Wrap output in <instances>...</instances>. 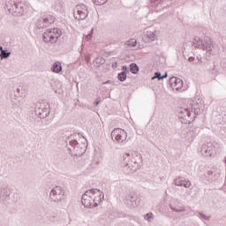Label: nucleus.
Listing matches in <instances>:
<instances>
[{"label":"nucleus","instance_id":"f257e3e1","mask_svg":"<svg viewBox=\"0 0 226 226\" xmlns=\"http://www.w3.org/2000/svg\"><path fill=\"white\" fill-rule=\"evenodd\" d=\"M200 112V105L193 99L185 101L184 106L178 110V118L185 124L192 123Z\"/></svg>","mask_w":226,"mask_h":226},{"label":"nucleus","instance_id":"f03ea898","mask_svg":"<svg viewBox=\"0 0 226 226\" xmlns=\"http://www.w3.org/2000/svg\"><path fill=\"white\" fill-rule=\"evenodd\" d=\"M123 165L130 170H139L142 167V154L135 151L125 153L124 154Z\"/></svg>","mask_w":226,"mask_h":226},{"label":"nucleus","instance_id":"7ed1b4c3","mask_svg":"<svg viewBox=\"0 0 226 226\" xmlns=\"http://www.w3.org/2000/svg\"><path fill=\"white\" fill-rule=\"evenodd\" d=\"M193 47L194 49L204 50L207 56H215L216 54L215 41L207 36L195 37Z\"/></svg>","mask_w":226,"mask_h":226},{"label":"nucleus","instance_id":"20e7f679","mask_svg":"<svg viewBox=\"0 0 226 226\" xmlns=\"http://www.w3.org/2000/svg\"><path fill=\"white\" fill-rule=\"evenodd\" d=\"M220 151V146L218 144L207 143L201 145L200 153L205 158L215 157Z\"/></svg>","mask_w":226,"mask_h":226},{"label":"nucleus","instance_id":"39448f33","mask_svg":"<svg viewBox=\"0 0 226 226\" xmlns=\"http://www.w3.org/2000/svg\"><path fill=\"white\" fill-rule=\"evenodd\" d=\"M61 29L50 28L43 33L42 38L45 43H56L57 40L61 38Z\"/></svg>","mask_w":226,"mask_h":226},{"label":"nucleus","instance_id":"423d86ee","mask_svg":"<svg viewBox=\"0 0 226 226\" xmlns=\"http://www.w3.org/2000/svg\"><path fill=\"white\" fill-rule=\"evenodd\" d=\"M65 197L66 192L61 186H55L53 189H51L49 192V200L56 204H59V202H63Z\"/></svg>","mask_w":226,"mask_h":226},{"label":"nucleus","instance_id":"0eeeda50","mask_svg":"<svg viewBox=\"0 0 226 226\" xmlns=\"http://www.w3.org/2000/svg\"><path fill=\"white\" fill-rule=\"evenodd\" d=\"M50 114V104L49 102H39L35 107V115L40 119H45Z\"/></svg>","mask_w":226,"mask_h":226},{"label":"nucleus","instance_id":"6e6552de","mask_svg":"<svg viewBox=\"0 0 226 226\" xmlns=\"http://www.w3.org/2000/svg\"><path fill=\"white\" fill-rule=\"evenodd\" d=\"M94 189L87 191L81 198V202L85 207H88L89 209H92L93 207H96V203H94Z\"/></svg>","mask_w":226,"mask_h":226},{"label":"nucleus","instance_id":"1a4fd4ad","mask_svg":"<svg viewBox=\"0 0 226 226\" xmlns=\"http://www.w3.org/2000/svg\"><path fill=\"white\" fill-rule=\"evenodd\" d=\"M128 138V134L121 128H116L111 132V140L116 144H123Z\"/></svg>","mask_w":226,"mask_h":226},{"label":"nucleus","instance_id":"9d476101","mask_svg":"<svg viewBox=\"0 0 226 226\" xmlns=\"http://www.w3.org/2000/svg\"><path fill=\"white\" fill-rule=\"evenodd\" d=\"M87 15H89V11L85 4H81L75 7L74 18L76 20H84L87 19Z\"/></svg>","mask_w":226,"mask_h":226},{"label":"nucleus","instance_id":"9b49d317","mask_svg":"<svg viewBox=\"0 0 226 226\" xmlns=\"http://www.w3.org/2000/svg\"><path fill=\"white\" fill-rule=\"evenodd\" d=\"M125 204L131 209H135V207H139L140 206V198L132 194H127L124 200Z\"/></svg>","mask_w":226,"mask_h":226},{"label":"nucleus","instance_id":"f8f14e48","mask_svg":"<svg viewBox=\"0 0 226 226\" xmlns=\"http://www.w3.org/2000/svg\"><path fill=\"white\" fill-rule=\"evenodd\" d=\"M170 208L173 213H186L187 211L186 207L181 204L179 200H173L170 203Z\"/></svg>","mask_w":226,"mask_h":226},{"label":"nucleus","instance_id":"ddd939ff","mask_svg":"<svg viewBox=\"0 0 226 226\" xmlns=\"http://www.w3.org/2000/svg\"><path fill=\"white\" fill-rule=\"evenodd\" d=\"M169 84L173 91H181V89H183V79L177 77H171L169 80Z\"/></svg>","mask_w":226,"mask_h":226},{"label":"nucleus","instance_id":"4468645a","mask_svg":"<svg viewBox=\"0 0 226 226\" xmlns=\"http://www.w3.org/2000/svg\"><path fill=\"white\" fill-rule=\"evenodd\" d=\"M143 40L145 43H153L155 40H158V32L154 31H147L144 34Z\"/></svg>","mask_w":226,"mask_h":226},{"label":"nucleus","instance_id":"2eb2a0df","mask_svg":"<svg viewBox=\"0 0 226 226\" xmlns=\"http://www.w3.org/2000/svg\"><path fill=\"white\" fill-rule=\"evenodd\" d=\"M94 202L95 204V207H98L102 202H103V199H105V194L103 192L98 190V189H94Z\"/></svg>","mask_w":226,"mask_h":226},{"label":"nucleus","instance_id":"dca6fc26","mask_svg":"<svg viewBox=\"0 0 226 226\" xmlns=\"http://www.w3.org/2000/svg\"><path fill=\"white\" fill-rule=\"evenodd\" d=\"M174 185L176 186H184V188H190L192 186V182L188 180H183L181 177L175 178Z\"/></svg>","mask_w":226,"mask_h":226},{"label":"nucleus","instance_id":"f3484780","mask_svg":"<svg viewBox=\"0 0 226 226\" xmlns=\"http://www.w3.org/2000/svg\"><path fill=\"white\" fill-rule=\"evenodd\" d=\"M25 13H27V5L24 3H18L17 9H16V14L17 15H25Z\"/></svg>","mask_w":226,"mask_h":226},{"label":"nucleus","instance_id":"a211bd4d","mask_svg":"<svg viewBox=\"0 0 226 226\" xmlns=\"http://www.w3.org/2000/svg\"><path fill=\"white\" fill-rule=\"evenodd\" d=\"M17 4H18V3H16L15 1L9 0V1L6 2V9L11 13H16V11H17Z\"/></svg>","mask_w":226,"mask_h":226},{"label":"nucleus","instance_id":"6ab92c4d","mask_svg":"<svg viewBox=\"0 0 226 226\" xmlns=\"http://www.w3.org/2000/svg\"><path fill=\"white\" fill-rule=\"evenodd\" d=\"M70 146H72V147L75 149V151L77 152L76 154L80 155L84 153V149L79 147V142L77 140L70 141Z\"/></svg>","mask_w":226,"mask_h":226},{"label":"nucleus","instance_id":"aec40b11","mask_svg":"<svg viewBox=\"0 0 226 226\" xmlns=\"http://www.w3.org/2000/svg\"><path fill=\"white\" fill-rule=\"evenodd\" d=\"M51 72H53V73H61L63 72L61 62H55L51 67Z\"/></svg>","mask_w":226,"mask_h":226},{"label":"nucleus","instance_id":"412c9836","mask_svg":"<svg viewBox=\"0 0 226 226\" xmlns=\"http://www.w3.org/2000/svg\"><path fill=\"white\" fill-rule=\"evenodd\" d=\"M93 64L94 66H95V68H100V66L105 64V58H103L102 56H97L94 59Z\"/></svg>","mask_w":226,"mask_h":226},{"label":"nucleus","instance_id":"4be33fe9","mask_svg":"<svg viewBox=\"0 0 226 226\" xmlns=\"http://www.w3.org/2000/svg\"><path fill=\"white\" fill-rule=\"evenodd\" d=\"M42 20H44V24H45L46 27H49V26H50V24H54V20H56V19L53 16L49 15V16L43 17Z\"/></svg>","mask_w":226,"mask_h":226},{"label":"nucleus","instance_id":"5701e85b","mask_svg":"<svg viewBox=\"0 0 226 226\" xmlns=\"http://www.w3.org/2000/svg\"><path fill=\"white\" fill-rule=\"evenodd\" d=\"M198 216L202 222H209V220H211V215H207L204 214V212H199Z\"/></svg>","mask_w":226,"mask_h":226},{"label":"nucleus","instance_id":"b1692460","mask_svg":"<svg viewBox=\"0 0 226 226\" xmlns=\"http://www.w3.org/2000/svg\"><path fill=\"white\" fill-rule=\"evenodd\" d=\"M130 71L132 72L134 75H137L139 73V65L136 64H131L130 65Z\"/></svg>","mask_w":226,"mask_h":226},{"label":"nucleus","instance_id":"393cba45","mask_svg":"<svg viewBox=\"0 0 226 226\" xmlns=\"http://www.w3.org/2000/svg\"><path fill=\"white\" fill-rule=\"evenodd\" d=\"M36 27H38V29H43V27H47L45 26V21L43 20V18L37 21Z\"/></svg>","mask_w":226,"mask_h":226},{"label":"nucleus","instance_id":"a878e982","mask_svg":"<svg viewBox=\"0 0 226 226\" xmlns=\"http://www.w3.org/2000/svg\"><path fill=\"white\" fill-rule=\"evenodd\" d=\"M144 220H146L147 222H151L152 220H154V215L151 212L147 213L144 215Z\"/></svg>","mask_w":226,"mask_h":226},{"label":"nucleus","instance_id":"bb28decb","mask_svg":"<svg viewBox=\"0 0 226 226\" xmlns=\"http://www.w3.org/2000/svg\"><path fill=\"white\" fill-rule=\"evenodd\" d=\"M118 80H120V82H124V80H126V72L118 74Z\"/></svg>","mask_w":226,"mask_h":226},{"label":"nucleus","instance_id":"cd10ccee","mask_svg":"<svg viewBox=\"0 0 226 226\" xmlns=\"http://www.w3.org/2000/svg\"><path fill=\"white\" fill-rule=\"evenodd\" d=\"M61 87H62L61 83L56 84V88H53V89H54V92H55L56 94H61V93H63V89H62Z\"/></svg>","mask_w":226,"mask_h":226},{"label":"nucleus","instance_id":"c85d7f7f","mask_svg":"<svg viewBox=\"0 0 226 226\" xmlns=\"http://www.w3.org/2000/svg\"><path fill=\"white\" fill-rule=\"evenodd\" d=\"M127 47H135L137 45V40L131 39L126 42Z\"/></svg>","mask_w":226,"mask_h":226},{"label":"nucleus","instance_id":"c756f323","mask_svg":"<svg viewBox=\"0 0 226 226\" xmlns=\"http://www.w3.org/2000/svg\"><path fill=\"white\" fill-rule=\"evenodd\" d=\"M109 0H93V3L96 4L97 6H102L105 4Z\"/></svg>","mask_w":226,"mask_h":226},{"label":"nucleus","instance_id":"7c9ffc66","mask_svg":"<svg viewBox=\"0 0 226 226\" xmlns=\"http://www.w3.org/2000/svg\"><path fill=\"white\" fill-rule=\"evenodd\" d=\"M11 54V52H6V50H2V53H1L2 59H8Z\"/></svg>","mask_w":226,"mask_h":226},{"label":"nucleus","instance_id":"2f4dec72","mask_svg":"<svg viewBox=\"0 0 226 226\" xmlns=\"http://www.w3.org/2000/svg\"><path fill=\"white\" fill-rule=\"evenodd\" d=\"M154 79H158V80H162L163 78H162L161 72H155L154 76L152 78V80H154Z\"/></svg>","mask_w":226,"mask_h":226},{"label":"nucleus","instance_id":"473e14b6","mask_svg":"<svg viewBox=\"0 0 226 226\" xmlns=\"http://www.w3.org/2000/svg\"><path fill=\"white\" fill-rule=\"evenodd\" d=\"M163 1L165 0H151V3H153V4H162Z\"/></svg>","mask_w":226,"mask_h":226},{"label":"nucleus","instance_id":"72a5a7b5","mask_svg":"<svg viewBox=\"0 0 226 226\" xmlns=\"http://www.w3.org/2000/svg\"><path fill=\"white\" fill-rule=\"evenodd\" d=\"M191 132H192V135H195V134L199 133V129H197L195 127H192Z\"/></svg>","mask_w":226,"mask_h":226},{"label":"nucleus","instance_id":"f704fd0d","mask_svg":"<svg viewBox=\"0 0 226 226\" xmlns=\"http://www.w3.org/2000/svg\"><path fill=\"white\" fill-rule=\"evenodd\" d=\"M1 193H2V195H5V197H8V195H10V192L6 189H3L1 191Z\"/></svg>","mask_w":226,"mask_h":226},{"label":"nucleus","instance_id":"c9c22d12","mask_svg":"<svg viewBox=\"0 0 226 226\" xmlns=\"http://www.w3.org/2000/svg\"><path fill=\"white\" fill-rule=\"evenodd\" d=\"M93 38V34H89L85 37V40H87V41H89L91 39Z\"/></svg>","mask_w":226,"mask_h":226},{"label":"nucleus","instance_id":"e433bc0d","mask_svg":"<svg viewBox=\"0 0 226 226\" xmlns=\"http://www.w3.org/2000/svg\"><path fill=\"white\" fill-rule=\"evenodd\" d=\"M188 61H189V63H193V61H195V57L191 56L188 58Z\"/></svg>","mask_w":226,"mask_h":226},{"label":"nucleus","instance_id":"4c0bfd02","mask_svg":"<svg viewBox=\"0 0 226 226\" xmlns=\"http://www.w3.org/2000/svg\"><path fill=\"white\" fill-rule=\"evenodd\" d=\"M85 61H87V63H89L91 61V57L86 56L85 57Z\"/></svg>","mask_w":226,"mask_h":226},{"label":"nucleus","instance_id":"58836bf2","mask_svg":"<svg viewBox=\"0 0 226 226\" xmlns=\"http://www.w3.org/2000/svg\"><path fill=\"white\" fill-rule=\"evenodd\" d=\"M122 70H124V72H126V71H128V67L123 66Z\"/></svg>","mask_w":226,"mask_h":226},{"label":"nucleus","instance_id":"ea45409f","mask_svg":"<svg viewBox=\"0 0 226 226\" xmlns=\"http://www.w3.org/2000/svg\"><path fill=\"white\" fill-rule=\"evenodd\" d=\"M112 66L117 68V63H115Z\"/></svg>","mask_w":226,"mask_h":226},{"label":"nucleus","instance_id":"a19ab883","mask_svg":"<svg viewBox=\"0 0 226 226\" xmlns=\"http://www.w3.org/2000/svg\"><path fill=\"white\" fill-rule=\"evenodd\" d=\"M112 66L117 68V63H115Z\"/></svg>","mask_w":226,"mask_h":226},{"label":"nucleus","instance_id":"79ce46f5","mask_svg":"<svg viewBox=\"0 0 226 226\" xmlns=\"http://www.w3.org/2000/svg\"><path fill=\"white\" fill-rule=\"evenodd\" d=\"M161 79H167V73L164 76H161Z\"/></svg>","mask_w":226,"mask_h":226},{"label":"nucleus","instance_id":"37998d69","mask_svg":"<svg viewBox=\"0 0 226 226\" xmlns=\"http://www.w3.org/2000/svg\"><path fill=\"white\" fill-rule=\"evenodd\" d=\"M3 50H4V49H3V46H1V47H0V51H1V53H3Z\"/></svg>","mask_w":226,"mask_h":226},{"label":"nucleus","instance_id":"c03bdc74","mask_svg":"<svg viewBox=\"0 0 226 226\" xmlns=\"http://www.w3.org/2000/svg\"><path fill=\"white\" fill-rule=\"evenodd\" d=\"M16 91L18 94L20 93V88H17Z\"/></svg>","mask_w":226,"mask_h":226},{"label":"nucleus","instance_id":"a18cd8bd","mask_svg":"<svg viewBox=\"0 0 226 226\" xmlns=\"http://www.w3.org/2000/svg\"><path fill=\"white\" fill-rule=\"evenodd\" d=\"M95 105H100V102L97 101V102H95Z\"/></svg>","mask_w":226,"mask_h":226},{"label":"nucleus","instance_id":"49530a36","mask_svg":"<svg viewBox=\"0 0 226 226\" xmlns=\"http://www.w3.org/2000/svg\"><path fill=\"white\" fill-rule=\"evenodd\" d=\"M0 57H2V55L0 54Z\"/></svg>","mask_w":226,"mask_h":226}]
</instances>
